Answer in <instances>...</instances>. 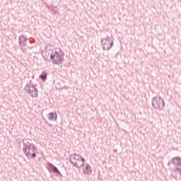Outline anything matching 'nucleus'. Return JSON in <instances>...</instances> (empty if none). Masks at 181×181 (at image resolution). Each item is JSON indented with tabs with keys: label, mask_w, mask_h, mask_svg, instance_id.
Returning a JSON list of instances; mask_svg holds the SVG:
<instances>
[{
	"label": "nucleus",
	"mask_w": 181,
	"mask_h": 181,
	"mask_svg": "<svg viewBox=\"0 0 181 181\" xmlns=\"http://www.w3.org/2000/svg\"><path fill=\"white\" fill-rule=\"evenodd\" d=\"M69 161L75 168L81 169V168L84 167L86 159L83 158L80 154L74 153L69 156Z\"/></svg>",
	"instance_id": "nucleus-1"
},
{
	"label": "nucleus",
	"mask_w": 181,
	"mask_h": 181,
	"mask_svg": "<svg viewBox=\"0 0 181 181\" xmlns=\"http://www.w3.org/2000/svg\"><path fill=\"white\" fill-rule=\"evenodd\" d=\"M151 105L154 110L162 111L165 108V100L160 96H155L152 98Z\"/></svg>",
	"instance_id": "nucleus-2"
},
{
	"label": "nucleus",
	"mask_w": 181,
	"mask_h": 181,
	"mask_svg": "<svg viewBox=\"0 0 181 181\" xmlns=\"http://www.w3.org/2000/svg\"><path fill=\"white\" fill-rule=\"evenodd\" d=\"M50 60L52 64H57V66L63 64L64 54H62L60 52L55 51L50 54Z\"/></svg>",
	"instance_id": "nucleus-3"
},
{
	"label": "nucleus",
	"mask_w": 181,
	"mask_h": 181,
	"mask_svg": "<svg viewBox=\"0 0 181 181\" xmlns=\"http://www.w3.org/2000/svg\"><path fill=\"white\" fill-rule=\"evenodd\" d=\"M100 43L103 46V50H111V48L114 46V40L109 36L102 39Z\"/></svg>",
	"instance_id": "nucleus-4"
},
{
	"label": "nucleus",
	"mask_w": 181,
	"mask_h": 181,
	"mask_svg": "<svg viewBox=\"0 0 181 181\" xmlns=\"http://www.w3.org/2000/svg\"><path fill=\"white\" fill-rule=\"evenodd\" d=\"M25 91H27L28 94H30L31 97L36 98L37 97V88L35 87L33 85H29L28 83L26 84V86L24 87Z\"/></svg>",
	"instance_id": "nucleus-5"
},
{
	"label": "nucleus",
	"mask_w": 181,
	"mask_h": 181,
	"mask_svg": "<svg viewBox=\"0 0 181 181\" xmlns=\"http://www.w3.org/2000/svg\"><path fill=\"white\" fill-rule=\"evenodd\" d=\"M32 150H37V147H36V146H35V144L29 143V142H25V141H23V152H28L29 151H32Z\"/></svg>",
	"instance_id": "nucleus-6"
},
{
	"label": "nucleus",
	"mask_w": 181,
	"mask_h": 181,
	"mask_svg": "<svg viewBox=\"0 0 181 181\" xmlns=\"http://www.w3.org/2000/svg\"><path fill=\"white\" fill-rule=\"evenodd\" d=\"M47 169L49 173L52 172L53 173H57L59 176H62V173L59 170V168L53 165L52 163H47Z\"/></svg>",
	"instance_id": "nucleus-7"
},
{
	"label": "nucleus",
	"mask_w": 181,
	"mask_h": 181,
	"mask_svg": "<svg viewBox=\"0 0 181 181\" xmlns=\"http://www.w3.org/2000/svg\"><path fill=\"white\" fill-rule=\"evenodd\" d=\"M37 153V150H30L28 151H24L23 153L28 158V159H35L36 158V153Z\"/></svg>",
	"instance_id": "nucleus-8"
},
{
	"label": "nucleus",
	"mask_w": 181,
	"mask_h": 181,
	"mask_svg": "<svg viewBox=\"0 0 181 181\" xmlns=\"http://www.w3.org/2000/svg\"><path fill=\"white\" fill-rule=\"evenodd\" d=\"M28 42V36L25 35H21L18 37V43L21 47H25L26 46V43Z\"/></svg>",
	"instance_id": "nucleus-9"
},
{
	"label": "nucleus",
	"mask_w": 181,
	"mask_h": 181,
	"mask_svg": "<svg viewBox=\"0 0 181 181\" xmlns=\"http://www.w3.org/2000/svg\"><path fill=\"white\" fill-rule=\"evenodd\" d=\"M171 163L175 168H181V158L179 156L171 158Z\"/></svg>",
	"instance_id": "nucleus-10"
},
{
	"label": "nucleus",
	"mask_w": 181,
	"mask_h": 181,
	"mask_svg": "<svg viewBox=\"0 0 181 181\" xmlns=\"http://www.w3.org/2000/svg\"><path fill=\"white\" fill-rule=\"evenodd\" d=\"M84 175H91L93 173V170L90 164H86L85 169L83 170Z\"/></svg>",
	"instance_id": "nucleus-11"
},
{
	"label": "nucleus",
	"mask_w": 181,
	"mask_h": 181,
	"mask_svg": "<svg viewBox=\"0 0 181 181\" xmlns=\"http://www.w3.org/2000/svg\"><path fill=\"white\" fill-rule=\"evenodd\" d=\"M48 119L49 121H57V113L56 112H51L48 115Z\"/></svg>",
	"instance_id": "nucleus-12"
},
{
	"label": "nucleus",
	"mask_w": 181,
	"mask_h": 181,
	"mask_svg": "<svg viewBox=\"0 0 181 181\" xmlns=\"http://www.w3.org/2000/svg\"><path fill=\"white\" fill-rule=\"evenodd\" d=\"M40 78H41V80H42L43 81H45V80L47 78V74L46 73V71L42 72V74L40 75Z\"/></svg>",
	"instance_id": "nucleus-13"
},
{
	"label": "nucleus",
	"mask_w": 181,
	"mask_h": 181,
	"mask_svg": "<svg viewBox=\"0 0 181 181\" xmlns=\"http://www.w3.org/2000/svg\"><path fill=\"white\" fill-rule=\"evenodd\" d=\"M173 172H175V173H177V172H181L180 167H176V168L173 170Z\"/></svg>",
	"instance_id": "nucleus-14"
},
{
	"label": "nucleus",
	"mask_w": 181,
	"mask_h": 181,
	"mask_svg": "<svg viewBox=\"0 0 181 181\" xmlns=\"http://www.w3.org/2000/svg\"><path fill=\"white\" fill-rule=\"evenodd\" d=\"M47 8H48V9H49V11H52V12H54V13H57V11H54V10L53 9V7L47 6Z\"/></svg>",
	"instance_id": "nucleus-15"
},
{
	"label": "nucleus",
	"mask_w": 181,
	"mask_h": 181,
	"mask_svg": "<svg viewBox=\"0 0 181 181\" xmlns=\"http://www.w3.org/2000/svg\"><path fill=\"white\" fill-rule=\"evenodd\" d=\"M98 180H100V181H104V180H103V178H101V177H98Z\"/></svg>",
	"instance_id": "nucleus-16"
},
{
	"label": "nucleus",
	"mask_w": 181,
	"mask_h": 181,
	"mask_svg": "<svg viewBox=\"0 0 181 181\" xmlns=\"http://www.w3.org/2000/svg\"><path fill=\"white\" fill-rule=\"evenodd\" d=\"M175 179H177V176H174L173 177Z\"/></svg>",
	"instance_id": "nucleus-17"
},
{
	"label": "nucleus",
	"mask_w": 181,
	"mask_h": 181,
	"mask_svg": "<svg viewBox=\"0 0 181 181\" xmlns=\"http://www.w3.org/2000/svg\"><path fill=\"white\" fill-rule=\"evenodd\" d=\"M30 43H31V44H32V43H33V42H32V41H30Z\"/></svg>",
	"instance_id": "nucleus-18"
},
{
	"label": "nucleus",
	"mask_w": 181,
	"mask_h": 181,
	"mask_svg": "<svg viewBox=\"0 0 181 181\" xmlns=\"http://www.w3.org/2000/svg\"><path fill=\"white\" fill-rule=\"evenodd\" d=\"M180 175L181 176V172H179Z\"/></svg>",
	"instance_id": "nucleus-19"
},
{
	"label": "nucleus",
	"mask_w": 181,
	"mask_h": 181,
	"mask_svg": "<svg viewBox=\"0 0 181 181\" xmlns=\"http://www.w3.org/2000/svg\"><path fill=\"white\" fill-rule=\"evenodd\" d=\"M168 165H170V163H168Z\"/></svg>",
	"instance_id": "nucleus-20"
},
{
	"label": "nucleus",
	"mask_w": 181,
	"mask_h": 181,
	"mask_svg": "<svg viewBox=\"0 0 181 181\" xmlns=\"http://www.w3.org/2000/svg\"><path fill=\"white\" fill-rule=\"evenodd\" d=\"M59 51H60V52H62V49H59Z\"/></svg>",
	"instance_id": "nucleus-21"
}]
</instances>
